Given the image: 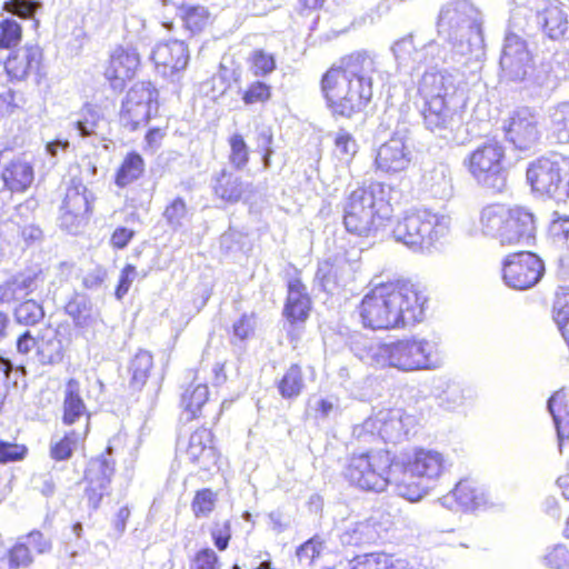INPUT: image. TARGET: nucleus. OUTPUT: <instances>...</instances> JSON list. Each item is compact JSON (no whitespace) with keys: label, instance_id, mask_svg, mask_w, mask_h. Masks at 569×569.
I'll return each mask as SVG.
<instances>
[{"label":"nucleus","instance_id":"obj_54","mask_svg":"<svg viewBox=\"0 0 569 569\" xmlns=\"http://www.w3.org/2000/svg\"><path fill=\"white\" fill-rule=\"evenodd\" d=\"M100 120V113L92 106L86 104L73 126L80 137L87 138L96 133Z\"/></svg>","mask_w":569,"mask_h":569},{"label":"nucleus","instance_id":"obj_34","mask_svg":"<svg viewBox=\"0 0 569 569\" xmlns=\"http://www.w3.org/2000/svg\"><path fill=\"white\" fill-rule=\"evenodd\" d=\"M350 569H409V563L386 553H365L350 561Z\"/></svg>","mask_w":569,"mask_h":569},{"label":"nucleus","instance_id":"obj_46","mask_svg":"<svg viewBox=\"0 0 569 569\" xmlns=\"http://www.w3.org/2000/svg\"><path fill=\"white\" fill-rule=\"evenodd\" d=\"M13 316L20 325L34 326L44 318V309L38 300L26 299L14 308Z\"/></svg>","mask_w":569,"mask_h":569},{"label":"nucleus","instance_id":"obj_59","mask_svg":"<svg viewBox=\"0 0 569 569\" xmlns=\"http://www.w3.org/2000/svg\"><path fill=\"white\" fill-rule=\"evenodd\" d=\"M271 89L266 82L253 81L243 91L242 101L246 104L263 103L270 99Z\"/></svg>","mask_w":569,"mask_h":569},{"label":"nucleus","instance_id":"obj_2","mask_svg":"<svg viewBox=\"0 0 569 569\" xmlns=\"http://www.w3.org/2000/svg\"><path fill=\"white\" fill-rule=\"evenodd\" d=\"M471 68L442 71H425L418 81L419 101L416 102L427 130L447 138L462 122V108L466 103V71Z\"/></svg>","mask_w":569,"mask_h":569},{"label":"nucleus","instance_id":"obj_23","mask_svg":"<svg viewBox=\"0 0 569 569\" xmlns=\"http://www.w3.org/2000/svg\"><path fill=\"white\" fill-rule=\"evenodd\" d=\"M420 183L422 190L432 198L448 200L453 196L451 170L443 162L426 167Z\"/></svg>","mask_w":569,"mask_h":569},{"label":"nucleus","instance_id":"obj_50","mask_svg":"<svg viewBox=\"0 0 569 569\" xmlns=\"http://www.w3.org/2000/svg\"><path fill=\"white\" fill-rule=\"evenodd\" d=\"M79 433L67 432L62 438L52 437L50 441V456L56 461H63L71 458L79 442Z\"/></svg>","mask_w":569,"mask_h":569},{"label":"nucleus","instance_id":"obj_35","mask_svg":"<svg viewBox=\"0 0 569 569\" xmlns=\"http://www.w3.org/2000/svg\"><path fill=\"white\" fill-rule=\"evenodd\" d=\"M276 387L282 399L291 401L297 399L306 387L302 369L299 365H291L276 381Z\"/></svg>","mask_w":569,"mask_h":569},{"label":"nucleus","instance_id":"obj_24","mask_svg":"<svg viewBox=\"0 0 569 569\" xmlns=\"http://www.w3.org/2000/svg\"><path fill=\"white\" fill-rule=\"evenodd\" d=\"M311 309V299L307 292L306 286L299 278H292L288 281V293L283 307V316L287 321L293 326L298 322H305Z\"/></svg>","mask_w":569,"mask_h":569},{"label":"nucleus","instance_id":"obj_61","mask_svg":"<svg viewBox=\"0 0 569 569\" xmlns=\"http://www.w3.org/2000/svg\"><path fill=\"white\" fill-rule=\"evenodd\" d=\"M276 69V60L272 54L266 53L262 50L253 52L251 58L250 70L257 77H266Z\"/></svg>","mask_w":569,"mask_h":569},{"label":"nucleus","instance_id":"obj_60","mask_svg":"<svg viewBox=\"0 0 569 569\" xmlns=\"http://www.w3.org/2000/svg\"><path fill=\"white\" fill-rule=\"evenodd\" d=\"M352 436L362 443H372L380 440L375 416L369 417L360 425H356L352 429Z\"/></svg>","mask_w":569,"mask_h":569},{"label":"nucleus","instance_id":"obj_14","mask_svg":"<svg viewBox=\"0 0 569 569\" xmlns=\"http://www.w3.org/2000/svg\"><path fill=\"white\" fill-rule=\"evenodd\" d=\"M506 140L520 151H530L539 142L541 132L537 113L528 107L513 110L502 126Z\"/></svg>","mask_w":569,"mask_h":569},{"label":"nucleus","instance_id":"obj_33","mask_svg":"<svg viewBox=\"0 0 569 569\" xmlns=\"http://www.w3.org/2000/svg\"><path fill=\"white\" fill-rule=\"evenodd\" d=\"M316 276L322 288L329 291L335 286L337 288L347 286L352 280V268L347 260L341 259L337 260V266L328 262L320 264Z\"/></svg>","mask_w":569,"mask_h":569},{"label":"nucleus","instance_id":"obj_56","mask_svg":"<svg viewBox=\"0 0 569 569\" xmlns=\"http://www.w3.org/2000/svg\"><path fill=\"white\" fill-rule=\"evenodd\" d=\"M167 224L178 230L183 227L188 216L186 201L181 197L174 198L164 209L162 213Z\"/></svg>","mask_w":569,"mask_h":569},{"label":"nucleus","instance_id":"obj_22","mask_svg":"<svg viewBox=\"0 0 569 569\" xmlns=\"http://www.w3.org/2000/svg\"><path fill=\"white\" fill-rule=\"evenodd\" d=\"M187 456L202 470L210 471L217 466L219 453L213 446V436L210 429L201 428L191 433Z\"/></svg>","mask_w":569,"mask_h":569},{"label":"nucleus","instance_id":"obj_4","mask_svg":"<svg viewBox=\"0 0 569 569\" xmlns=\"http://www.w3.org/2000/svg\"><path fill=\"white\" fill-rule=\"evenodd\" d=\"M450 467L449 458L432 448L415 447L401 452L393 461L395 491L408 501H419Z\"/></svg>","mask_w":569,"mask_h":569},{"label":"nucleus","instance_id":"obj_45","mask_svg":"<svg viewBox=\"0 0 569 569\" xmlns=\"http://www.w3.org/2000/svg\"><path fill=\"white\" fill-rule=\"evenodd\" d=\"M41 8L42 3L39 0H6L2 3V11L23 20H32L34 29H38L40 26V21L34 18V14Z\"/></svg>","mask_w":569,"mask_h":569},{"label":"nucleus","instance_id":"obj_39","mask_svg":"<svg viewBox=\"0 0 569 569\" xmlns=\"http://www.w3.org/2000/svg\"><path fill=\"white\" fill-rule=\"evenodd\" d=\"M144 171L143 158L136 151L129 152L117 170L114 182L124 188L138 180Z\"/></svg>","mask_w":569,"mask_h":569},{"label":"nucleus","instance_id":"obj_47","mask_svg":"<svg viewBox=\"0 0 569 569\" xmlns=\"http://www.w3.org/2000/svg\"><path fill=\"white\" fill-rule=\"evenodd\" d=\"M179 16L183 21V26L191 33L200 32L208 23L209 11L203 6L182 4L179 8Z\"/></svg>","mask_w":569,"mask_h":569},{"label":"nucleus","instance_id":"obj_25","mask_svg":"<svg viewBox=\"0 0 569 569\" xmlns=\"http://www.w3.org/2000/svg\"><path fill=\"white\" fill-rule=\"evenodd\" d=\"M510 217L508 218V226L506 232L511 234L510 239L506 240V246H528L535 239L536 223L535 216L523 207L509 208Z\"/></svg>","mask_w":569,"mask_h":569},{"label":"nucleus","instance_id":"obj_20","mask_svg":"<svg viewBox=\"0 0 569 569\" xmlns=\"http://www.w3.org/2000/svg\"><path fill=\"white\" fill-rule=\"evenodd\" d=\"M380 440L385 443H398L406 439L413 418L401 409H383L375 415Z\"/></svg>","mask_w":569,"mask_h":569},{"label":"nucleus","instance_id":"obj_37","mask_svg":"<svg viewBox=\"0 0 569 569\" xmlns=\"http://www.w3.org/2000/svg\"><path fill=\"white\" fill-rule=\"evenodd\" d=\"M548 118L552 137L559 143H569V100L550 107Z\"/></svg>","mask_w":569,"mask_h":569},{"label":"nucleus","instance_id":"obj_43","mask_svg":"<svg viewBox=\"0 0 569 569\" xmlns=\"http://www.w3.org/2000/svg\"><path fill=\"white\" fill-rule=\"evenodd\" d=\"M437 389H440L437 396L438 403L446 410H455L462 406L466 400V390L459 382L445 380L440 382Z\"/></svg>","mask_w":569,"mask_h":569},{"label":"nucleus","instance_id":"obj_49","mask_svg":"<svg viewBox=\"0 0 569 569\" xmlns=\"http://www.w3.org/2000/svg\"><path fill=\"white\" fill-rule=\"evenodd\" d=\"M335 156L342 163H350L358 152V143L353 136L345 129H339L335 134Z\"/></svg>","mask_w":569,"mask_h":569},{"label":"nucleus","instance_id":"obj_19","mask_svg":"<svg viewBox=\"0 0 569 569\" xmlns=\"http://www.w3.org/2000/svg\"><path fill=\"white\" fill-rule=\"evenodd\" d=\"M42 49L38 44H24L14 50L6 60L8 76L16 80H24L30 74H40Z\"/></svg>","mask_w":569,"mask_h":569},{"label":"nucleus","instance_id":"obj_10","mask_svg":"<svg viewBox=\"0 0 569 569\" xmlns=\"http://www.w3.org/2000/svg\"><path fill=\"white\" fill-rule=\"evenodd\" d=\"M503 159V144L496 139H488L469 154L468 169L478 184L492 193H501L507 188L508 176Z\"/></svg>","mask_w":569,"mask_h":569},{"label":"nucleus","instance_id":"obj_31","mask_svg":"<svg viewBox=\"0 0 569 569\" xmlns=\"http://www.w3.org/2000/svg\"><path fill=\"white\" fill-rule=\"evenodd\" d=\"M38 361L43 365H57L63 359V345L61 332L52 327L42 329L39 333Z\"/></svg>","mask_w":569,"mask_h":569},{"label":"nucleus","instance_id":"obj_27","mask_svg":"<svg viewBox=\"0 0 569 569\" xmlns=\"http://www.w3.org/2000/svg\"><path fill=\"white\" fill-rule=\"evenodd\" d=\"M558 438V447L562 451L566 442H569V389L561 388L556 391L547 402Z\"/></svg>","mask_w":569,"mask_h":569},{"label":"nucleus","instance_id":"obj_18","mask_svg":"<svg viewBox=\"0 0 569 569\" xmlns=\"http://www.w3.org/2000/svg\"><path fill=\"white\" fill-rule=\"evenodd\" d=\"M442 507L458 511H475L488 503L486 489L471 479L460 480L456 487L439 499Z\"/></svg>","mask_w":569,"mask_h":569},{"label":"nucleus","instance_id":"obj_48","mask_svg":"<svg viewBox=\"0 0 569 569\" xmlns=\"http://www.w3.org/2000/svg\"><path fill=\"white\" fill-rule=\"evenodd\" d=\"M158 90L151 82H138L127 92L122 103L128 106L158 104Z\"/></svg>","mask_w":569,"mask_h":569},{"label":"nucleus","instance_id":"obj_15","mask_svg":"<svg viewBox=\"0 0 569 569\" xmlns=\"http://www.w3.org/2000/svg\"><path fill=\"white\" fill-rule=\"evenodd\" d=\"M563 161L557 158L541 157L529 163L526 172L527 182L535 193L552 197L563 180Z\"/></svg>","mask_w":569,"mask_h":569},{"label":"nucleus","instance_id":"obj_16","mask_svg":"<svg viewBox=\"0 0 569 569\" xmlns=\"http://www.w3.org/2000/svg\"><path fill=\"white\" fill-rule=\"evenodd\" d=\"M189 50L181 40H170L158 43L151 51V60L157 72L163 78L174 81L189 62Z\"/></svg>","mask_w":569,"mask_h":569},{"label":"nucleus","instance_id":"obj_7","mask_svg":"<svg viewBox=\"0 0 569 569\" xmlns=\"http://www.w3.org/2000/svg\"><path fill=\"white\" fill-rule=\"evenodd\" d=\"M389 216L390 207L383 198V187L380 183L357 188L343 206L346 230L359 237L375 234Z\"/></svg>","mask_w":569,"mask_h":569},{"label":"nucleus","instance_id":"obj_57","mask_svg":"<svg viewBox=\"0 0 569 569\" xmlns=\"http://www.w3.org/2000/svg\"><path fill=\"white\" fill-rule=\"evenodd\" d=\"M13 279L19 283V287L26 298L34 293L44 283V274L42 270H29L21 272L13 276Z\"/></svg>","mask_w":569,"mask_h":569},{"label":"nucleus","instance_id":"obj_3","mask_svg":"<svg viewBox=\"0 0 569 569\" xmlns=\"http://www.w3.org/2000/svg\"><path fill=\"white\" fill-rule=\"evenodd\" d=\"M426 298L408 281L373 286L362 298L358 311L365 328L399 329L422 321Z\"/></svg>","mask_w":569,"mask_h":569},{"label":"nucleus","instance_id":"obj_13","mask_svg":"<svg viewBox=\"0 0 569 569\" xmlns=\"http://www.w3.org/2000/svg\"><path fill=\"white\" fill-rule=\"evenodd\" d=\"M92 200V193L81 179L72 178L60 207L61 228L70 233H77L80 226L88 219Z\"/></svg>","mask_w":569,"mask_h":569},{"label":"nucleus","instance_id":"obj_21","mask_svg":"<svg viewBox=\"0 0 569 569\" xmlns=\"http://www.w3.org/2000/svg\"><path fill=\"white\" fill-rule=\"evenodd\" d=\"M140 64V56L137 49L128 47L117 48L110 59V64L106 70V77L111 81L114 89H121L126 80L134 77Z\"/></svg>","mask_w":569,"mask_h":569},{"label":"nucleus","instance_id":"obj_42","mask_svg":"<svg viewBox=\"0 0 569 569\" xmlns=\"http://www.w3.org/2000/svg\"><path fill=\"white\" fill-rule=\"evenodd\" d=\"M208 386L203 383L190 387L182 393L181 406L188 415L187 420L198 417L202 406L208 401Z\"/></svg>","mask_w":569,"mask_h":569},{"label":"nucleus","instance_id":"obj_40","mask_svg":"<svg viewBox=\"0 0 569 569\" xmlns=\"http://www.w3.org/2000/svg\"><path fill=\"white\" fill-rule=\"evenodd\" d=\"M159 104H123L120 111V121L123 127L134 131L141 124H146L158 112Z\"/></svg>","mask_w":569,"mask_h":569},{"label":"nucleus","instance_id":"obj_1","mask_svg":"<svg viewBox=\"0 0 569 569\" xmlns=\"http://www.w3.org/2000/svg\"><path fill=\"white\" fill-rule=\"evenodd\" d=\"M483 16L468 0H452L445 4L438 16L437 33L440 40L422 44L416 34L408 32L389 46L392 63L382 68L380 57L362 50L348 56L341 67H332L321 78V92L328 109L335 117L351 118L371 101L375 83L383 84L391 77H411L422 67L426 71L443 69H481L486 53Z\"/></svg>","mask_w":569,"mask_h":569},{"label":"nucleus","instance_id":"obj_63","mask_svg":"<svg viewBox=\"0 0 569 569\" xmlns=\"http://www.w3.org/2000/svg\"><path fill=\"white\" fill-rule=\"evenodd\" d=\"M27 452L28 448L24 445L0 440V463L21 461Z\"/></svg>","mask_w":569,"mask_h":569},{"label":"nucleus","instance_id":"obj_8","mask_svg":"<svg viewBox=\"0 0 569 569\" xmlns=\"http://www.w3.org/2000/svg\"><path fill=\"white\" fill-rule=\"evenodd\" d=\"M449 216L429 209L406 212L392 229L397 242L403 243L413 252H430L450 230Z\"/></svg>","mask_w":569,"mask_h":569},{"label":"nucleus","instance_id":"obj_12","mask_svg":"<svg viewBox=\"0 0 569 569\" xmlns=\"http://www.w3.org/2000/svg\"><path fill=\"white\" fill-rule=\"evenodd\" d=\"M546 268L542 259L530 251L508 254L502 263V280L513 290H528L537 286Z\"/></svg>","mask_w":569,"mask_h":569},{"label":"nucleus","instance_id":"obj_32","mask_svg":"<svg viewBox=\"0 0 569 569\" xmlns=\"http://www.w3.org/2000/svg\"><path fill=\"white\" fill-rule=\"evenodd\" d=\"M535 19L543 33L552 40L561 39L569 28L567 13L556 4L538 11Z\"/></svg>","mask_w":569,"mask_h":569},{"label":"nucleus","instance_id":"obj_55","mask_svg":"<svg viewBox=\"0 0 569 569\" xmlns=\"http://www.w3.org/2000/svg\"><path fill=\"white\" fill-rule=\"evenodd\" d=\"M229 162L236 170H242L249 162V148L240 133L229 138Z\"/></svg>","mask_w":569,"mask_h":569},{"label":"nucleus","instance_id":"obj_51","mask_svg":"<svg viewBox=\"0 0 569 569\" xmlns=\"http://www.w3.org/2000/svg\"><path fill=\"white\" fill-rule=\"evenodd\" d=\"M548 233L553 243L569 250V216H562L558 211H553Z\"/></svg>","mask_w":569,"mask_h":569},{"label":"nucleus","instance_id":"obj_52","mask_svg":"<svg viewBox=\"0 0 569 569\" xmlns=\"http://www.w3.org/2000/svg\"><path fill=\"white\" fill-rule=\"evenodd\" d=\"M217 500V493L213 490L209 488L198 490L191 502L194 517L198 519L209 517L216 508Z\"/></svg>","mask_w":569,"mask_h":569},{"label":"nucleus","instance_id":"obj_9","mask_svg":"<svg viewBox=\"0 0 569 569\" xmlns=\"http://www.w3.org/2000/svg\"><path fill=\"white\" fill-rule=\"evenodd\" d=\"M393 461L395 456L383 450L353 453L343 469V477L359 489L382 492L393 486Z\"/></svg>","mask_w":569,"mask_h":569},{"label":"nucleus","instance_id":"obj_62","mask_svg":"<svg viewBox=\"0 0 569 569\" xmlns=\"http://www.w3.org/2000/svg\"><path fill=\"white\" fill-rule=\"evenodd\" d=\"M210 533L216 548L220 551L226 550L231 539L230 520H216L212 523Z\"/></svg>","mask_w":569,"mask_h":569},{"label":"nucleus","instance_id":"obj_11","mask_svg":"<svg viewBox=\"0 0 569 569\" xmlns=\"http://www.w3.org/2000/svg\"><path fill=\"white\" fill-rule=\"evenodd\" d=\"M409 133L405 124H397L391 137L376 149L373 161L376 171L396 174L410 167L413 160V148Z\"/></svg>","mask_w":569,"mask_h":569},{"label":"nucleus","instance_id":"obj_64","mask_svg":"<svg viewBox=\"0 0 569 569\" xmlns=\"http://www.w3.org/2000/svg\"><path fill=\"white\" fill-rule=\"evenodd\" d=\"M543 561L551 569H566L569 567V550L563 545H556L547 552Z\"/></svg>","mask_w":569,"mask_h":569},{"label":"nucleus","instance_id":"obj_36","mask_svg":"<svg viewBox=\"0 0 569 569\" xmlns=\"http://www.w3.org/2000/svg\"><path fill=\"white\" fill-rule=\"evenodd\" d=\"M86 413L87 407L80 397L79 383L71 379L64 391L62 421L66 425H73Z\"/></svg>","mask_w":569,"mask_h":569},{"label":"nucleus","instance_id":"obj_29","mask_svg":"<svg viewBox=\"0 0 569 569\" xmlns=\"http://www.w3.org/2000/svg\"><path fill=\"white\" fill-rule=\"evenodd\" d=\"M1 178L11 192H24L34 180L33 167L29 161L16 158L3 167Z\"/></svg>","mask_w":569,"mask_h":569},{"label":"nucleus","instance_id":"obj_5","mask_svg":"<svg viewBox=\"0 0 569 569\" xmlns=\"http://www.w3.org/2000/svg\"><path fill=\"white\" fill-rule=\"evenodd\" d=\"M371 359L381 367L400 371L436 370L443 365V352L437 337L412 336L370 349Z\"/></svg>","mask_w":569,"mask_h":569},{"label":"nucleus","instance_id":"obj_53","mask_svg":"<svg viewBox=\"0 0 569 569\" xmlns=\"http://www.w3.org/2000/svg\"><path fill=\"white\" fill-rule=\"evenodd\" d=\"M22 39V27L12 18L0 21V49H13Z\"/></svg>","mask_w":569,"mask_h":569},{"label":"nucleus","instance_id":"obj_26","mask_svg":"<svg viewBox=\"0 0 569 569\" xmlns=\"http://www.w3.org/2000/svg\"><path fill=\"white\" fill-rule=\"evenodd\" d=\"M509 217V208L503 204L493 203L483 207L480 211L481 232L499 241L501 246H506V240L511 238V234L506 232Z\"/></svg>","mask_w":569,"mask_h":569},{"label":"nucleus","instance_id":"obj_30","mask_svg":"<svg viewBox=\"0 0 569 569\" xmlns=\"http://www.w3.org/2000/svg\"><path fill=\"white\" fill-rule=\"evenodd\" d=\"M214 194L230 203L238 202L246 191V184L237 173L223 168L211 178Z\"/></svg>","mask_w":569,"mask_h":569},{"label":"nucleus","instance_id":"obj_28","mask_svg":"<svg viewBox=\"0 0 569 569\" xmlns=\"http://www.w3.org/2000/svg\"><path fill=\"white\" fill-rule=\"evenodd\" d=\"M382 526L375 519L349 523L340 533V541L343 546H365L376 543L382 539Z\"/></svg>","mask_w":569,"mask_h":569},{"label":"nucleus","instance_id":"obj_58","mask_svg":"<svg viewBox=\"0 0 569 569\" xmlns=\"http://www.w3.org/2000/svg\"><path fill=\"white\" fill-rule=\"evenodd\" d=\"M3 557L13 565L16 569L28 567L33 561L31 549L26 546V541H22L20 538L17 539L16 543Z\"/></svg>","mask_w":569,"mask_h":569},{"label":"nucleus","instance_id":"obj_41","mask_svg":"<svg viewBox=\"0 0 569 569\" xmlns=\"http://www.w3.org/2000/svg\"><path fill=\"white\" fill-rule=\"evenodd\" d=\"M26 369L22 366H14L13 362L0 355V405L6 398L10 387L18 388L23 381Z\"/></svg>","mask_w":569,"mask_h":569},{"label":"nucleus","instance_id":"obj_44","mask_svg":"<svg viewBox=\"0 0 569 569\" xmlns=\"http://www.w3.org/2000/svg\"><path fill=\"white\" fill-rule=\"evenodd\" d=\"M153 366V358L150 352L140 350L130 361L129 371L131 372L130 385L134 389H141L149 377Z\"/></svg>","mask_w":569,"mask_h":569},{"label":"nucleus","instance_id":"obj_6","mask_svg":"<svg viewBox=\"0 0 569 569\" xmlns=\"http://www.w3.org/2000/svg\"><path fill=\"white\" fill-rule=\"evenodd\" d=\"M500 67L507 79L522 82L525 88L536 94H548L557 87V79L548 66L536 67L527 42L513 32L506 34Z\"/></svg>","mask_w":569,"mask_h":569},{"label":"nucleus","instance_id":"obj_17","mask_svg":"<svg viewBox=\"0 0 569 569\" xmlns=\"http://www.w3.org/2000/svg\"><path fill=\"white\" fill-rule=\"evenodd\" d=\"M114 473V461L109 457L101 455L89 461L86 470V497L88 506L98 509L102 498L109 495L111 478Z\"/></svg>","mask_w":569,"mask_h":569},{"label":"nucleus","instance_id":"obj_38","mask_svg":"<svg viewBox=\"0 0 569 569\" xmlns=\"http://www.w3.org/2000/svg\"><path fill=\"white\" fill-rule=\"evenodd\" d=\"M64 310L73 319L76 327L88 328L94 322L92 302L86 295L74 293Z\"/></svg>","mask_w":569,"mask_h":569}]
</instances>
